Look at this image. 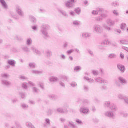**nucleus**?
Returning a JSON list of instances; mask_svg holds the SVG:
<instances>
[{"label":"nucleus","instance_id":"nucleus-1","mask_svg":"<svg viewBox=\"0 0 128 128\" xmlns=\"http://www.w3.org/2000/svg\"><path fill=\"white\" fill-rule=\"evenodd\" d=\"M50 29V26L48 24H43L41 26V32L45 40H48L50 38L48 32V30Z\"/></svg>","mask_w":128,"mask_h":128},{"label":"nucleus","instance_id":"nucleus-2","mask_svg":"<svg viewBox=\"0 0 128 128\" xmlns=\"http://www.w3.org/2000/svg\"><path fill=\"white\" fill-rule=\"evenodd\" d=\"M106 24H103L102 26L103 28L108 30V32H110L111 30H112V26H114V24H116V21L113 20L112 19H108L106 21Z\"/></svg>","mask_w":128,"mask_h":128},{"label":"nucleus","instance_id":"nucleus-3","mask_svg":"<svg viewBox=\"0 0 128 128\" xmlns=\"http://www.w3.org/2000/svg\"><path fill=\"white\" fill-rule=\"evenodd\" d=\"M93 32L98 34H100L104 32V28L100 24H96L93 26Z\"/></svg>","mask_w":128,"mask_h":128},{"label":"nucleus","instance_id":"nucleus-4","mask_svg":"<svg viewBox=\"0 0 128 128\" xmlns=\"http://www.w3.org/2000/svg\"><path fill=\"white\" fill-rule=\"evenodd\" d=\"M95 80L98 84H104V85L102 86V90H108V86L106 84H108V82L106 81V80H104L102 78H95Z\"/></svg>","mask_w":128,"mask_h":128},{"label":"nucleus","instance_id":"nucleus-5","mask_svg":"<svg viewBox=\"0 0 128 128\" xmlns=\"http://www.w3.org/2000/svg\"><path fill=\"white\" fill-rule=\"evenodd\" d=\"M104 116L106 118H112V120H116V116L114 111H107L104 114Z\"/></svg>","mask_w":128,"mask_h":128},{"label":"nucleus","instance_id":"nucleus-6","mask_svg":"<svg viewBox=\"0 0 128 128\" xmlns=\"http://www.w3.org/2000/svg\"><path fill=\"white\" fill-rule=\"evenodd\" d=\"M108 44V41L104 40L100 43V44L98 46L99 50H106V46Z\"/></svg>","mask_w":128,"mask_h":128},{"label":"nucleus","instance_id":"nucleus-7","mask_svg":"<svg viewBox=\"0 0 128 128\" xmlns=\"http://www.w3.org/2000/svg\"><path fill=\"white\" fill-rule=\"evenodd\" d=\"M16 12L20 18H24V12L22 11V9L20 6H16Z\"/></svg>","mask_w":128,"mask_h":128},{"label":"nucleus","instance_id":"nucleus-8","mask_svg":"<svg viewBox=\"0 0 128 128\" xmlns=\"http://www.w3.org/2000/svg\"><path fill=\"white\" fill-rule=\"evenodd\" d=\"M108 18V14H102L96 18V20L98 22H102L104 20V18Z\"/></svg>","mask_w":128,"mask_h":128},{"label":"nucleus","instance_id":"nucleus-9","mask_svg":"<svg viewBox=\"0 0 128 128\" xmlns=\"http://www.w3.org/2000/svg\"><path fill=\"white\" fill-rule=\"evenodd\" d=\"M99 13L104 12V8H98L96 10L92 11V14L93 16H98Z\"/></svg>","mask_w":128,"mask_h":128},{"label":"nucleus","instance_id":"nucleus-10","mask_svg":"<svg viewBox=\"0 0 128 128\" xmlns=\"http://www.w3.org/2000/svg\"><path fill=\"white\" fill-rule=\"evenodd\" d=\"M118 82L122 84V86H126V84H128V80L124 78L122 76H120L118 78Z\"/></svg>","mask_w":128,"mask_h":128},{"label":"nucleus","instance_id":"nucleus-11","mask_svg":"<svg viewBox=\"0 0 128 128\" xmlns=\"http://www.w3.org/2000/svg\"><path fill=\"white\" fill-rule=\"evenodd\" d=\"M51 124L50 120L48 118H46L45 119V122L43 126L44 128H48V126H50Z\"/></svg>","mask_w":128,"mask_h":128},{"label":"nucleus","instance_id":"nucleus-12","mask_svg":"<svg viewBox=\"0 0 128 128\" xmlns=\"http://www.w3.org/2000/svg\"><path fill=\"white\" fill-rule=\"evenodd\" d=\"M80 112L84 114H88L90 112V110L88 108L82 107L80 108Z\"/></svg>","mask_w":128,"mask_h":128},{"label":"nucleus","instance_id":"nucleus-13","mask_svg":"<svg viewBox=\"0 0 128 128\" xmlns=\"http://www.w3.org/2000/svg\"><path fill=\"white\" fill-rule=\"evenodd\" d=\"M0 2L1 3V4L4 10H8V4H6V0H0Z\"/></svg>","mask_w":128,"mask_h":128},{"label":"nucleus","instance_id":"nucleus-14","mask_svg":"<svg viewBox=\"0 0 128 128\" xmlns=\"http://www.w3.org/2000/svg\"><path fill=\"white\" fill-rule=\"evenodd\" d=\"M32 92H33V94H38L40 92V90L38 88L36 87V86L32 87Z\"/></svg>","mask_w":128,"mask_h":128},{"label":"nucleus","instance_id":"nucleus-15","mask_svg":"<svg viewBox=\"0 0 128 128\" xmlns=\"http://www.w3.org/2000/svg\"><path fill=\"white\" fill-rule=\"evenodd\" d=\"M109 108L111 110L112 112H116V110H118V107H116V106L113 103H111Z\"/></svg>","mask_w":128,"mask_h":128},{"label":"nucleus","instance_id":"nucleus-16","mask_svg":"<svg viewBox=\"0 0 128 128\" xmlns=\"http://www.w3.org/2000/svg\"><path fill=\"white\" fill-rule=\"evenodd\" d=\"M57 112L59 114H66V112H68V110L64 108H57Z\"/></svg>","mask_w":128,"mask_h":128},{"label":"nucleus","instance_id":"nucleus-17","mask_svg":"<svg viewBox=\"0 0 128 128\" xmlns=\"http://www.w3.org/2000/svg\"><path fill=\"white\" fill-rule=\"evenodd\" d=\"M50 82H58V78L54 76H52L50 78Z\"/></svg>","mask_w":128,"mask_h":128},{"label":"nucleus","instance_id":"nucleus-18","mask_svg":"<svg viewBox=\"0 0 128 128\" xmlns=\"http://www.w3.org/2000/svg\"><path fill=\"white\" fill-rule=\"evenodd\" d=\"M92 36L90 33L84 32L82 34V38H88Z\"/></svg>","mask_w":128,"mask_h":128},{"label":"nucleus","instance_id":"nucleus-19","mask_svg":"<svg viewBox=\"0 0 128 128\" xmlns=\"http://www.w3.org/2000/svg\"><path fill=\"white\" fill-rule=\"evenodd\" d=\"M8 63L10 66H12L14 67L16 66V62L14 60H8Z\"/></svg>","mask_w":128,"mask_h":128},{"label":"nucleus","instance_id":"nucleus-20","mask_svg":"<svg viewBox=\"0 0 128 128\" xmlns=\"http://www.w3.org/2000/svg\"><path fill=\"white\" fill-rule=\"evenodd\" d=\"M112 103L110 101H106L104 104V106L105 108H110Z\"/></svg>","mask_w":128,"mask_h":128},{"label":"nucleus","instance_id":"nucleus-21","mask_svg":"<svg viewBox=\"0 0 128 128\" xmlns=\"http://www.w3.org/2000/svg\"><path fill=\"white\" fill-rule=\"evenodd\" d=\"M118 68L122 72H126V68L123 65L118 64Z\"/></svg>","mask_w":128,"mask_h":128},{"label":"nucleus","instance_id":"nucleus-22","mask_svg":"<svg viewBox=\"0 0 128 128\" xmlns=\"http://www.w3.org/2000/svg\"><path fill=\"white\" fill-rule=\"evenodd\" d=\"M118 68L122 72H126V68L123 65L118 64Z\"/></svg>","mask_w":128,"mask_h":128},{"label":"nucleus","instance_id":"nucleus-23","mask_svg":"<svg viewBox=\"0 0 128 128\" xmlns=\"http://www.w3.org/2000/svg\"><path fill=\"white\" fill-rule=\"evenodd\" d=\"M2 84L4 86H10L12 85V83L6 80H2Z\"/></svg>","mask_w":128,"mask_h":128},{"label":"nucleus","instance_id":"nucleus-24","mask_svg":"<svg viewBox=\"0 0 128 128\" xmlns=\"http://www.w3.org/2000/svg\"><path fill=\"white\" fill-rule=\"evenodd\" d=\"M111 6H112V8H118L120 6V3L117 1L112 2L111 3Z\"/></svg>","mask_w":128,"mask_h":128},{"label":"nucleus","instance_id":"nucleus-25","mask_svg":"<svg viewBox=\"0 0 128 128\" xmlns=\"http://www.w3.org/2000/svg\"><path fill=\"white\" fill-rule=\"evenodd\" d=\"M32 50H33L34 52H35V54H38V56H42V52L38 50L36 48L32 47Z\"/></svg>","mask_w":128,"mask_h":128},{"label":"nucleus","instance_id":"nucleus-26","mask_svg":"<svg viewBox=\"0 0 128 128\" xmlns=\"http://www.w3.org/2000/svg\"><path fill=\"white\" fill-rule=\"evenodd\" d=\"M69 126L70 128H78V126L74 124V122H69Z\"/></svg>","mask_w":128,"mask_h":128},{"label":"nucleus","instance_id":"nucleus-27","mask_svg":"<svg viewBox=\"0 0 128 128\" xmlns=\"http://www.w3.org/2000/svg\"><path fill=\"white\" fill-rule=\"evenodd\" d=\"M65 5L66 8H72L73 6L72 4L70 1L67 2L65 4Z\"/></svg>","mask_w":128,"mask_h":128},{"label":"nucleus","instance_id":"nucleus-28","mask_svg":"<svg viewBox=\"0 0 128 128\" xmlns=\"http://www.w3.org/2000/svg\"><path fill=\"white\" fill-rule=\"evenodd\" d=\"M29 18H30V20H31V22H33L34 24L36 23V18H35L34 16H32V15H30L29 16Z\"/></svg>","mask_w":128,"mask_h":128},{"label":"nucleus","instance_id":"nucleus-29","mask_svg":"<svg viewBox=\"0 0 128 128\" xmlns=\"http://www.w3.org/2000/svg\"><path fill=\"white\" fill-rule=\"evenodd\" d=\"M38 86H40V88L42 90H44V84L42 82H38Z\"/></svg>","mask_w":128,"mask_h":128},{"label":"nucleus","instance_id":"nucleus-30","mask_svg":"<svg viewBox=\"0 0 128 128\" xmlns=\"http://www.w3.org/2000/svg\"><path fill=\"white\" fill-rule=\"evenodd\" d=\"M32 72L33 74H42V71H39L38 70H32Z\"/></svg>","mask_w":128,"mask_h":128},{"label":"nucleus","instance_id":"nucleus-31","mask_svg":"<svg viewBox=\"0 0 128 128\" xmlns=\"http://www.w3.org/2000/svg\"><path fill=\"white\" fill-rule=\"evenodd\" d=\"M48 98L52 100H56V96L54 94H50L48 96Z\"/></svg>","mask_w":128,"mask_h":128},{"label":"nucleus","instance_id":"nucleus-32","mask_svg":"<svg viewBox=\"0 0 128 128\" xmlns=\"http://www.w3.org/2000/svg\"><path fill=\"white\" fill-rule=\"evenodd\" d=\"M46 54L48 58H50V56H52V52L50 50H48L46 52Z\"/></svg>","mask_w":128,"mask_h":128},{"label":"nucleus","instance_id":"nucleus-33","mask_svg":"<svg viewBox=\"0 0 128 128\" xmlns=\"http://www.w3.org/2000/svg\"><path fill=\"white\" fill-rule=\"evenodd\" d=\"M59 12H60V14H62V16H66V18H68V13H66V12L62 10H58Z\"/></svg>","mask_w":128,"mask_h":128},{"label":"nucleus","instance_id":"nucleus-34","mask_svg":"<svg viewBox=\"0 0 128 128\" xmlns=\"http://www.w3.org/2000/svg\"><path fill=\"white\" fill-rule=\"evenodd\" d=\"M118 58V56H116L115 54H110L108 55V58L111 60L116 58Z\"/></svg>","mask_w":128,"mask_h":128},{"label":"nucleus","instance_id":"nucleus-35","mask_svg":"<svg viewBox=\"0 0 128 128\" xmlns=\"http://www.w3.org/2000/svg\"><path fill=\"white\" fill-rule=\"evenodd\" d=\"M26 126L28 128H36L30 122H27L26 124Z\"/></svg>","mask_w":128,"mask_h":128},{"label":"nucleus","instance_id":"nucleus-36","mask_svg":"<svg viewBox=\"0 0 128 128\" xmlns=\"http://www.w3.org/2000/svg\"><path fill=\"white\" fill-rule=\"evenodd\" d=\"M22 48L23 52H30V49L28 48V46H23Z\"/></svg>","mask_w":128,"mask_h":128},{"label":"nucleus","instance_id":"nucleus-37","mask_svg":"<svg viewBox=\"0 0 128 128\" xmlns=\"http://www.w3.org/2000/svg\"><path fill=\"white\" fill-rule=\"evenodd\" d=\"M84 80H87L89 84H92L94 82V80L92 78H90L88 77H84Z\"/></svg>","mask_w":128,"mask_h":128},{"label":"nucleus","instance_id":"nucleus-38","mask_svg":"<svg viewBox=\"0 0 128 128\" xmlns=\"http://www.w3.org/2000/svg\"><path fill=\"white\" fill-rule=\"evenodd\" d=\"M73 24L75 26H80V22L78 20H74Z\"/></svg>","mask_w":128,"mask_h":128},{"label":"nucleus","instance_id":"nucleus-39","mask_svg":"<svg viewBox=\"0 0 128 128\" xmlns=\"http://www.w3.org/2000/svg\"><path fill=\"white\" fill-rule=\"evenodd\" d=\"M74 12L76 14H78V16H80V12H82V10L80 8H76L74 10Z\"/></svg>","mask_w":128,"mask_h":128},{"label":"nucleus","instance_id":"nucleus-40","mask_svg":"<svg viewBox=\"0 0 128 128\" xmlns=\"http://www.w3.org/2000/svg\"><path fill=\"white\" fill-rule=\"evenodd\" d=\"M20 79L21 80H28V77H26V76H23V75H21L20 76Z\"/></svg>","mask_w":128,"mask_h":128},{"label":"nucleus","instance_id":"nucleus-41","mask_svg":"<svg viewBox=\"0 0 128 128\" xmlns=\"http://www.w3.org/2000/svg\"><path fill=\"white\" fill-rule=\"evenodd\" d=\"M32 38H29L27 40L26 44L28 46H32Z\"/></svg>","mask_w":128,"mask_h":128},{"label":"nucleus","instance_id":"nucleus-42","mask_svg":"<svg viewBox=\"0 0 128 128\" xmlns=\"http://www.w3.org/2000/svg\"><path fill=\"white\" fill-rule=\"evenodd\" d=\"M11 16L14 20H18V16L14 13H11Z\"/></svg>","mask_w":128,"mask_h":128},{"label":"nucleus","instance_id":"nucleus-43","mask_svg":"<svg viewBox=\"0 0 128 128\" xmlns=\"http://www.w3.org/2000/svg\"><path fill=\"white\" fill-rule=\"evenodd\" d=\"M81 70H82V67L80 66H76L74 69V70L75 72H80Z\"/></svg>","mask_w":128,"mask_h":128},{"label":"nucleus","instance_id":"nucleus-44","mask_svg":"<svg viewBox=\"0 0 128 128\" xmlns=\"http://www.w3.org/2000/svg\"><path fill=\"white\" fill-rule=\"evenodd\" d=\"M112 12L115 16H120V12L118 11V10H114Z\"/></svg>","mask_w":128,"mask_h":128},{"label":"nucleus","instance_id":"nucleus-45","mask_svg":"<svg viewBox=\"0 0 128 128\" xmlns=\"http://www.w3.org/2000/svg\"><path fill=\"white\" fill-rule=\"evenodd\" d=\"M29 66L31 68H36V64L35 63H30Z\"/></svg>","mask_w":128,"mask_h":128},{"label":"nucleus","instance_id":"nucleus-46","mask_svg":"<svg viewBox=\"0 0 128 128\" xmlns=\"http://www.w3.org/2000/svg\"><path fill=\"white\" fill-rule=\"evenodd\" d=\"M62 80H64L65 82H68V78L66 76H61Z\"/></svg>","mask_w":128,"mask_h":128},{"label":"nucleus","instance_id":"nucleus-47","mask_svg":"<svg viewBox=\"0 0 128 128\" xmlns=\"http://www.w3.org/2000/svg\"><path fill=\"white\" fill-rule=\"evenodd\" d=\"M84 90L86 92H88V90H90V88H88V86H86V85H84Z\"/></svg>","mask_w":128,"mask_h":128},{"label":"nucleus","instance_id":"nucleus-48","mask_svg":"<svg viewBox=\"0 0 128 128\" xmlns=\"http://www.w3.org/2000/svg\"><path fill=\"white\" fill-rule=\"evenodd\" d=\"M76 122L77 124H80V126H82V124H84L82 121L80 119H76Z\"/></svg>","mask_w":128,"mask_h":128},{"label":"nucleus","instance_id":"nucleus-49","mask_svg":"<svg viewBox=\"0 0 128 128\" xmlns=\"http://www.w3.org/2000/svg\"><path fill=\"white\" fill-rule=\"evenodd\" d=\"M126 24H124V23H122L121 24L120 26V28L121 30H126Z\"/></svg>","mask_w":128,"mask_h":128},{"label":"nucleus","instance_id":"nucleus-50","mask_svg":"<svg viewBox=\"0 0 128 128\" xmlns=\"http://www.w3.org/2000/svg\"><path fill=\"white\" fill-rule=\"evenodd\" d=\"M2 76L3 78H10V75L8 74H2Z\"/></svg>","mask_w":128,"mask_h":128},{"label":"nucleus","instance_id":"nucleus-51","mask_svg":"<svg viewBox=\"0 0 128 128\" xmlns=\"http://www.w3.org/2000/svg\"><path fill=\"white\" fill-rule=\"evenodd\" d=\"M74 52V50L72 49L70 50L67 51L66 54H68V56H70V54H72Z\"/></svg>","mask_w":128,"mask_h":128},{"label":"nucleus","instance_id":"nucleus-52","mask_svg":"<svg viewBox=\"0 0 128 128\" xmlns=\"http://www.w3.org/2000/svg\"><path fill=\"white\" fill-rule=\"evenodd\" d=\"M22 87L24 90H28V84L26 83H23L22 85Z\"/></svg>","mask_w":128,"mask_h":128},{"label":"nucleus","instance_id":"nucleus-53","mask_svg":"<svg viewBox=\"0 0 128 128\" xmlns=\"http://www.w3.org/2000/svg\"><path fill=\"white\" fill-rule=\"evenodd\" d=\"M20 96H21L23 100L25 98H26V94L24 92H21L19 93Z\"/></svg>","mask_w":128,"mask_h":128},{"label":"nucleus","instance_id":"nucleus-54","mask_svg":"<svg viewBox=\"0 0 128 128\" xmlns=\"http://www.w3.org/2000/svg\"><path fill=\"white\" fill-rule=\"evenodd\" d=\"M22 107L24 108V110H28V106L24 104H22Z\"/></svg>","mask_w":128,"mask_h":128},{"label":"nucleus","instance_id":"nucleus-55","mask_svg":"<svg viewBox=\"0 0 128 128\" xmlns=\"http://www.w3.org/2000/svg\"><path fill=\"white\" fill-rule=\"evenodd\" d=\"M126 96H124V95L122 94H119L118 95V98H119V100H124Z\"/></svg>","mask_w":128,"mask_h":128},{"label":"nucleus","instance_id":"nucleus-56","mask_svg":"<svg viewBox=\"0 0 128 128\" xmlns=\"http://www.w3.org/2000/svg\"><path fill=\"white\" fill-rule=\"evenodd\" d=\"M28 84L29 86H32V88L36 86V84L32 82L28 81Z\"/></svg>","mask_w":128,"mask_h":128},{"label":"nucleus","instance_id":"nucleus-57","mask_svg":"<svg viewBox=\"0 0 128 128\" xmlns=\"http://www.w3.org/2000/svg\"><path fill=\"white\" fill-rule=\"evenodd\" d=\"M15 124L17 128H22V127L20 124V122H16Z\"/></svg>","mask_w":128,"mask_h":128},{"label":"nucleus","instance_id":"nucleus-58","mask_svg":"<svg viewBox=\"0 0 128 128\" xmlns=\"http://www.w3.org/2000/svg\"><path fill=\"white\" fill-rule=\"evenodd\" d=\"M70 86H72V88L78 87V84L76 82L71 83Z\"/></svg>","mask_w":128,"mask_h":128},{"label":"nucleus","instance_id":"nucleus-59","mask_svg":"<svg viewBox=\"0 0 128 128\" xmlns=\"http://www.w3.org/2000/svg\"><path fill=\"white\" fill-rule=\"evenodd\" d=\"M60 58L61 60H66V56H64V54H62L60 56Z\"/></svg>","mask_w":128,"mask_h":128},{"label":"nucleus","instance_id":"nucleus-60","mask_svg":"<svg viewBox=\"0 0 128 128\" xmlns=\"http://www.w3.org/2000/svg\"><path fill=\"white\" fill-rule=\"evenodd\" d=\"M92 74L94 76H98V70H94L92 71Z\"/></svg>","mask_w":128,"mask_h":128},{"label":"nucleus","instance_id":"nucleus-61","mask_svg":"<svg viewBox=\"0 0 128 128\" xmlns=\"http://www.w3.org/2000/svg\"><path fill=\"white\" fill-rule=\"evenodd\" d=\"M32 28L34 32H38V26H34L32 27Z\"/></svg>","mask_w":128,"mask_h":128},{"label":"nucleus","instance_id":"nucleus-62","mask_svg":"<svg viewBox=\"0 0 128 128\" xmlns=\"http://www.w3.org/2000/svg\"><path fill=\"white\" fill-rule=\"evenodd\" d=\"M88 52L90 54V56H94V52L92 50H88Z\"/></svg>","mask_w":128,"mask_h":128},{"label":"nucleus","instance_id":"nucleus-63","mask_svg":"<svg viewBox=\"0 0 128 128\" xmlns=\"http://www.w3.org/2000/svg\"><path fill=\"white\" fill-rule=\"evenodd\" d=\"M70 15L71 16H76V12H70Z\"/></svg>","mask_w":128,"mask_h":128},{"label":"nucleus","instance_id":"nucleus-64","mask_svg":"<svg viewBox=\"0 0 128 128\" xmlns=\"http://www.w3.org/2000/svg\"><path fill=\"white\" fill-rule=\"evenodd\" d=\"M124 102L126 104H128V98L126 96L124 98Z\"/></svg>","mask_w":128,"mask_h":128}]
</instances>
